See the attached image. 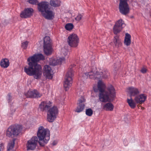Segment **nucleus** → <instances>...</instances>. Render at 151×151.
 <instances>
[{
	"label": "nucleus",
	"mask_w": 151,
	"mask_h": 151,
	"mask_svg": "<svg viewBox=\"0 0 151 151\" xmlns=\"http://www.w3.org/2000/svg\"><path fill=\"white\" fill-rule=\"evenodd\" d=\"M44 59V56L41 54H35L29 57L27 60L29 66L24 67V72L27 75L33 76L36 79H40L42 74V68L37 63Z\"/></svg>",
	"instance_id": "nucleus-1"
},
{
	"label": "nucleus",
	"mask_w": 151,
	"mask_h": 151,
	"mask_svg": "<svg viewBox=\"0 0 151 151\" xmlns=\"http://www.w3.org/2000/svg\"><path fill=\"white\" fill-rule=\"evenodd\" d=\"M106 87L105 84L101 80L98 83V89L99 91V100L103 102H106L109 101L110 99L114 98L115 95V90L111 85Z\"/></svg>",
	"instance_id": "nucleus-2"
},
{
	"label": "nucleus",
	"mask_w": 151,
	"mask_h": 151,
	"mask_svg": "<svg viewBox=\"0 0 151 151\" xmlns=\"http://www.w3.org/2000/svg\"><path fill=\"white\" fill-rule=\"evenodd\" d=\"M52 103L50 101H44L41 102L39 106L40 111H47V119L48 121L50 122L54 121L58 113L57 106H54L50 109L52 106Z\"/></svg>",
	"instance_id": "nucleus-3"
},
{
	"label": "nucleus",
	"mask_w": 151,
	"mask_h": 151,
	"mask_svg": "<svg viewBox=\"0 0 151 151\" xmlns=\"http://www.w3.org/2000/svg\"><path fill=\"white\" fill-rule=\"evenodd\" d=\"M37 136L39 139L40 145L44 146L50 139V132L48 129H45L43 127L41 126L38 128Z\"/></svg>",
	"instance_id": "nucleus-4"
},
{
	"label": "nucleus",
	"mask_w": 151,
	"mask_h": 151,
	"mask_svg": "<svg viewBox=\"0 0 151 151\" xmlns=\"http://www.w3.org/2000/svg\"><path fill=\"white\" fill-rule=\"evenodd\" d=\"M22 129V126L19 125H13L10 126L7 129L6 135L9 137L13 135L17 137L21 132Z\"/></svg>",
	"instance_id": "nucleus-5"
},
{
	"label": "nucleus",
	"mask_w": 151,
	"mask_h": 151,
	"mask_svg": "<svg viewBox=\"0 0 151 151\" xmlns=\"http://www.w3.org/2000/svg\"><path fill=\"white\" fill-rule=\"evenodd\" d=\"M84 75L87 76V78L93 79H98L100 78H106L108 76L107 72H99L96 71L94 72L91 71L85 73Z\"/></svg>",
	"instance_id": "nucleus-6"
},
{
	"label": "nucleus",
	"mask_w": 151,
	"mask_h": 151,
	"mask_svg": "<svg viewBox=\"0 0 151 151\" xmlns=\"http://www.w3.org/2000/svg\"><path fill=\"white\" fill-rule=\"evenodd\" d=\"M73 75V70L71 69L66 74L63 83V86L65 91H68L72 86L73 83L72 77Z\"/></svg>",
	"instance_id": "nucleus-7"
},
{
	"label": "nucleus",
	"mask_w": 151,
	"mask_h": 151,
	"mask_svg": "<svg viewBox=\"0 0 151 151\" xmlns=\"http://www.w3.org/2000/svg\"><path fill=\"white\" fill-rule=\"evenodd\" d=\"M43 48L44 53L46 55L51 54L52 49L50 38L49 36H45L44 38Z\"/></svg>",
	"instance_id": "nucleus-8"
},
{
	"label": "nucleus",
	"mask_w": 151,
	"mask_h": 151,
	"mask_svg": "<svg viewBox=\"0 0 151 151\" xmlns=\"http://www.w3.org/2000/svg\"><path fill=\"white\" fill-rule=\"evenodd\" d=\"M128 0H119V9L120 12L123 15H126L129 11V8L127 3Z\"/></svg>",
	"instance_id": "nucleus-9"
},
{
	"label": "nucleus",
	"mask_w": 151,
	"mask_h": 151,
	"mask_svg": "<svg viewBox=\"0 0 151 151\" xmlns=\"http://www.w3.org/2000/svg\"><path fill=\"white\" fill-rule=\"evenodd\" d=\"M39 141L37 137H32L27 142L26 144L27 150H35L36 147L38 142L39 143Z\"/></svg>",
	"instance_id": "nucleus-10"
},
{
	"label": "nucleus",
	"mask_w": 151,
	"mask_h": 151,
	"mask_svg": "<svg viewBox=\"0 0 151 151\" xmlns=\"http://www.w3.org/2000/svg\"><path fill=\"white\" fill-rule=\"evenodd\" d=\"M79 42V38L76 34L71 35L68 37V45L71 47H76L77 46Z\"/></svg>",
	"instance_id": "nucleus-11"
},
{
	"label": "nucleus",
	"mask_w": 151,
	"mask_h": 151,
	"mask_svg": "<svg viewBox=\"0 0 151 151\" xmlns=\"http://www.w3.org/2000/svg\"><path fill=\"white\" fill-rule=\"evenodd\" d=\"M125 26V24L124 21L122 19L119 20L116 22L114 27L113 30L114 33L115 34H117L120 32Z\"/></svg>",
	"instance_id": "nucleus-12"
},
{
	"label": "nucleus",
	"mask_w": 151,
	"mask_h": 151,
	"mask_svg": "<svg viewBox=\"0 0 151 151\" xmlns=\"http://www.w3.org/2000/svg\"><path fill=\"white\" fill-rule=\"evenodd\" d=\"M27 98H38L42 96V93H40L37 90H34L32 91H28L24 93Z\"/></svg>",
	"instance_id": "nucleus-13"
},
{
	"label": "nucleus",
	"mask_w": 151,
	"mask_h": 151,
	"mask_svg": "<svg viewBox=\"0 0 151 151\" xmlns=\"http://www.w3.org/2000/svg\"><path fill=\"white\" fill-rule=\"evenodd\" d=\"M53 72L51 68L48 65H45L43 68V75L48 79H51L53 77Z\"/></svg>",
	"instance_id": "nucleus-14"
},
{
	"label": "nucleus",
	"mask_w": 151,
	"mask_h": 151,
	"mask_svg": "<svg viewBox=\"0 0 151 151\" xmlns=\"http://www.w3.org/2000/svg\"><path fill=\"white\" fill-rule=\"evenodd\" d=\"M37 5L38 11L41 12L42 14L50 8L49 7V3L46 1H42L39 3Z\"/></svg>",
	"instance_id": "nucleus-15"
},
{
	"label": "nucleus",
	"mask_w": 151,
	"mask_h": 151,
	"mask_svg": "<svg viewBox=\"0 0 151 151\" xmlns=\"http://www.w3.org/2000/svg\"><path fill=\"white\" fill-rule=\"evenodd\" d=\"M79 103L78 104V106L76 110V112L79 113L82 111L84 109L85 104L84 103L86 101V100L83 97L78 100Z\"/></svg>",
	"instance_id": "nucleus-16"
},
{
	"label": "nucleus",
	"mask_w": 151,
	"mask_h": 151,
	"mask_svg": "<svg viewBox=\"0 0 151 151\" xmlns=\"http://www.w3.org/2000/svg\"><path fill=\"white\" fill-rule=\"evenodd\" d=\"M33 10L31 8H27L24 9L20 14V17L22 18H26L30 17L32 15Z\"/></svg>",
	"instance_id": "nucleus-17"
},
{
	"label": "nucleus",
	"mask_w": 151,
	"mask_h": 151,
	"mask_svg": "<svg viewBox=\"0 0 151 151\" xmlns=\"http://www.w3.org/2000/svg\"><path fill=\"white\" fill-rule=\"evenodd\" d=\"M42 15L46 19H51L54 17L55 13L50 10V8L43 13Z\"/></svg>",
	"instance_id": "nucleus-18"
},
{
	"label": "nucleus",
	"mask_w": 151,
	"mask_h": 151,
	"mask_svg": "<svg viewBox=\"0 0 151 151\" xmlns=\"http://www.w3.org/2000/svg\"><path fill=\"white\" fill-rule=\"evenodd\" d=\"M147 96L144 94H140L136 96L134 100L136 103L142 104L145 101Z\"/></svg>",
	"instance_id": "nucleus-19"
},
{
	"label": "nucleus",
	"mask_w": 151,
	"mask_h": 151,
	"mask_svg": "<svg viewBox=\"0 0 151 151\" xmlns=\"http://www.w3.org/2000/svg\"><path fill=\"white\" fill-rule=\"evenodd\" d=\"M128 93L131 96H134L138 95L139 93V89L133 87H129L128 88Z\"/></svg>",
	"instance_id": "nucleus-20"
},
{
	"label": "nucleus",
	"mask_w": 151,
	"mask_h": 151,
	"mask_svg": "<svg viewBox=\"0 0 151 151\" xmlns=\"http://www.w3.org/2000/svg\"><path fill=\"white\" fill-rule=\"evenodd\" d=\"M1 66L3 68H7L9 65V60L7 58L2 59L0 62Z\"/></svg>",
	"instance_id": "nucleus-21"
},
{
	"label": "nucleus",
	"mask_w": 151,
	"mask_h": 151,
	"mask_svg": "<svg viewBox=\"0 0 151 151\" xmlns=\"http://www.w3.org/2000/svg\"><path fill=\"white\" fill-rule=\"evenodd\" d=\"M114 108L113 105L111 103H108L105 104L103 106L104 109L107 111H112Z\"/></svg>",
	"instance_id": "nucleus-22"
},
{
	"label": "nucleus",
	"mask_w": 151,
	"mask_h": 151,
	"mask_svg": "<svg viewBox=\"0 0 151 151\" xmlns=\"http://www.w3.org/2000/svg\"><path fill=\"white\" fill-rule=\"evenodd\" d=\"M131 36L130 34L128 33L126 34L124 43L127 46H129L130 45L131 42Z\"/></svg>",
	"instance_id": "nucleus-23"
},
{
	"label": "nucleus",
	"mask_w": 151,
	"mask_h": 151,
	"mask_svg": "<svg viewBox=\"0 0 151 151\" xmlns=\"http://www.w3.org/2000/svg\"><path fill=\"white\" fill-rule=\"evenodd\" d=\"M113 42L115 46L117 47L121 46L122 45V43L121 40L117 36L114 37Z\"/></svg>",
	"instance_id": "nucleus-24"
},
{
	"label": "nucleus",
	"mask_w": 151,
	"mask_h": 151,
	"mask_svg": "<svg viewBox=\"0 0 151 151\" xmlns=\"http://www.w3.org/2000/svg\"><path fill=\"white\" fill-rule=\"evenodd\" d=\"M60 0H51L50 4L54 7L59 6L60 5Z\"/></svg>",
	"instance_id": "nucleus-25"
},
{
	"label": "nucleus",
	"mask_w": 151,
	"mask_h": 151,
	"mask_svg": "<svg viewBox=\"0 0 151 151\" xmlns=\"http://www.w3.org/2000/svg\"><path fill=\"white\" fill-rule=\"evenodd\" d=\"M127 102L131 108L134 109L135 107L136 106V102H135L131 98L130 99H127Z\"/></svg>",
	"instance_id": "nucleus-26"
},
{
	"label": "nucleus",
	"mask_w": 151,
	"mask_h": 151,
	"mask_svg": "<svg viewBox=\"0 0 151 151\" xmlns=\"http://www.w3.org/2000/svg\"><path fill=\"white\" fill-rule=\"evenodd\" d=\"M15 139H13L12 140L10 141L8 145L7 150H11L13 148Z\"/></svg>",
	"instance_id": "nucleus-27"
},
{
	"label": "nucleus",
	"mask_w": 151,
	"mask_h": 151,
	"mask_svg": "<svg viewBox=\"0 0 151 151\" xmlns=\"http://www.w3.org/2000/svg\"><path fill=\"white\" fill-rule=\"evenodd\" d=\"M86 114L89 116H91L93 114V111L91 108L86 109Z\"/></svg>",
	"instance_id": "nucleus-28"
},
{
	"label": "nucleus",
	"mask_w": 151,
	"mask_h": 151,
	"mask_svg": "<svg viewBox=\"0 0 151 151\" xmlns=\"http://www.w3.org/2000/svg\"><path fill=\"white\" fill-rule=\"evenodd\" d=\"M65 29L68 30H70L73 29V24L69 23L67 24L65 26Z\"/></svg>",
	"instance_id": "nucleus-29"
},
{
	"label": "nucleus",
	"mask_w": 151,
	"mask_h": 151,
	"mask_svg": "<svg viewBox=\"0 0 151 151\" xmlns=\"http://www.w3.org/2000/svg\"><path fill=\"white\" fill-rule=\"evenodd\" d=\"M28 42V41H26L22 43V47L24 49H26L27 47Z\"/></svg>",
	"instance_id": "nucleus-30"
},
{
	"label": "nucleus",
	"mask_w": 151,
	"mask_h": 151,
	"mask_svg": "<svg viewBox=\"0 0 151 151\" xmlns=\"http://www.w3.org/2000/svg\"><path fill=\"white\" fill-rule=\"evenodd\" d=\"M28 2L30 4L33 5H37V4H38L37 0H28Z\"/></svg>",
	"instance_id": "nucleus-31"
},
{
	"label": "nucleus",
	"mask_w": 151,
	"mask_h": 151,
	"mask_svg": "<svg viewBox=\"0 0 151 151\" xmlns=\"http://www.w3.org/2000/svg\"><path fill=\"white\" fill-rule=\"evenodd\" d=\"M8 99L7 101L8 103H10L12 101V96L11 95V94L9 93L8 95Z\"/></svg>",
	"instance_id": "nucleus-32"
},
{
	"label": "nucleus",
	"mask_w": 151,
	"mask_h": 151,
	"mask_svg": "<svg viewBox=\"0 0 151 151\" xmlns=\"http://www.w3.org/2000/svg\"><path fill=\"white\" fill-rule=\"evenodd\" d=\"M82 17V16L81 14H79L75 18V19L77 21H79L80 20Z\"/></svg>",
	"instance_id": "nucleus-33"
},
{
	"label": "nucleus",
	"mask_w": 151,
	"mask_h": 151,
	"mask_svg": "<svg viewBox=\"0 0 151 151\" xmlns=\"http://www.w3.org/2000/svg\"><path fill=\"white\" fill-rule=\"evenodd\" d=\"M58 61L59 63H61L65 61V58L64 57L60 58L58 60Z\"/></svg>",
	"instance_id": "nucleus-34"
},
{
	"label": "nucleus",
	"mask_w": 151,
	"mask_h": 151,
	"mask_svg": "<svg viewBox=\"0 0 151 151\" xmlns=\"http://www.w3.org/2000/svg\"><path fill=\"white\" fill-rule=\"evenodd\" d=\"M4 148V145L2 144H0V151H3Z\"/></svg>",
	"instance_id": "nucleus-35"
},
{
	"label": "nucleus",
	"mask_w": 151,
	"mask_h": 151,
	"mask_svg": "<svg viewBox=\"0 0 151 151\" xmlns=\"http://www.w3.org/2000/svg\"><path fill=\"white\" fill-rule=\"evenodd\" d=\"M147 70L146 68H143L141 69V72L143 73H145L146 72Z\"/></svg>",
	"instance_id": "nucleus-36"
},
{
	"label": "nucleus",
	"mask_w": 151,
	"mask_h": 151,
	"mask_svg": "<svg viewBox=\"0 0 151 151\" xmlns=\"http://www.w3.org/2000/svg\"><path fill=\"white\" fill-rule=\"evenodd\" d=\"M123 143L125 146H127L128 144V142L126 139H125L123 141Z\"/></svg>",
	"instance_id": "nucleus-37"
},
{
	"label": "nucleus",
	"mask_w": 151,
	"mask_h": 151,
	"mask_svg": "<svg viewBox=\"0 0 151 151\" xmlns=\"http://www.w3.org/2000/svg\"><path fill=\"white\" fill-rule=\"evenodd\" d=\"M55 60H53V61L52 62V64L53 65H57V62H55L54 63H53V62H55Z\"/></svg>",
	"instance_id": "nucleus-38"
},
{
	"label": "nucleus",
	"mask_w": 151,
	"mask_h": 151,
	"mask_svg": "<svg viewBox=\"0 0 151 151\" xmlns=\"http://www.w3.org/2000/svg\"><path fill=\"white\" fill-rule=\"evenodd\" d=\"M56 144H57V142L55 141H53L52 143V145H56Z\"/></svg>",
	"instance_id": "nucleus-39"
},
{
	"label": "nucleus",
	"mask_w": 151,
	"mask_h": 151,
	"mask_svg": "<svg viewBox=\"0 0 151 151\" xmlns=\"http://www.w3.org/2000/svg\"><path fill=\"white\" fill-rule=\"evenodd\" d=\"M93 88L94 91L95 92H96L97 91L98 89L97 88H96L94 87H93Z\"/></svg>",
	"instance_id": "nucleus-40"
},
{
	"label": "nucleus",
	"mask_w": 151,
	"mask_h": 151,
	"mask_svg": "<svg viewBox=\"0 0 151 151\" xmlns=\"http://www.w3.org/2000/svg\"><path fill=\"white\" fill-rule=\"evenodd\" d=\"M65 53L64 54L65 56L67 55V51H65Z\"/></svg>",
	"instance_id": "nucleus-41"
},
{
	"label": "nucleus",
	"mask_w": 151,
	"mask_h": 151,
	"mask_svg": "<svg viewBox=\"0 0 151 151\" xmlns=\"http://www.w3.org/2000/svg\"><path fill=\"white\" fill-rule=\"evenodd\" d=\"M7 151H11V150H7Z\"/></svg>",
	"instance_id": "nucleus-42"
}]
</instances>
